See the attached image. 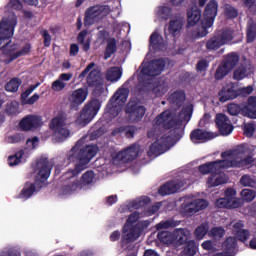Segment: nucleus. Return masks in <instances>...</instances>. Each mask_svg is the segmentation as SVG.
<instances>
[{
    "label": "nucleus",
    "instance_id": "obj_5",
    "mask_svg": "<svg viewBox=\"0 0 256 256\" xmlns=\"http://www.w3.org/2000/svg\"><path fill=\"white\" fill-rule=\"evenodd\" d=\"M218 9L219 4H217V1L215 0H211L207 4L200 25L192 33L193 39H201V37H207V35H209V29H211L213 23H215Z\"/></svg>",
    "mask_w": 256,
    "mask_h": 256
},
{
    "label": "nucleus",
    "instance_id": "obj_31",
    "mask_svg": "<svg viewBox=\"0 0 256 256\" xmlns=\"http://www.w3.org/2000/svg\"><path fill=\"white\" fill-rule=\"evenodd\" d=\"M71 77H73V75L69 73L61 74L59 78L52 83V90L63 91V88L67 85V81H71Z\"/></svg>",
    "mask_w": 256,
    "mask_h": 256
},
{
    "label": "nucleus",
    "instance_id": "obj_36",
    "mask_svg": "<svg viewBox=\"0 0 256 256\" xmlns=\"http://www.w3.org/2000/svg\"><path fill=\"white\" fill-rule=\"evenodd\" d=\"M171 15H172L171 8L167 6H160L156 10V17L160 21H167V19H169Z\"/></svg>",
    "mask_w": 256,
    "mask_h": 256
},
{
    "label": "nucleus",
    "instance_id": "obj_53",
    "mask_svg": "<svg viewBox=\"0 0 256 256\" xmlns=\"http://www.w3.org/2000/svg\"><path fill=\"white\" fill-rule=\"evenodd\" d=\"M6 113H8V115H17V113H19V103L11 102L7 104Z\"/></svg>",
    "mask_w": 256,
    "mask_h": 256
},
{
    "label": "nucleus",
    "instance_id": "obj_23",
    "mask_svg": "<svg viewBox=\"0 0 256 256\" xmlns=\"http://www.w3.org/2000/svg\"><path fill=\"white\" fill-rule=\"evenodd\" d=\"M215 137H217V134L213 132H207L201 129L192 131L190 135V139L193 143H205V141L215 139Z\"/></svg>",
    "mask_w": 256,
    "mask_h": 256
},
{
    "label": "nucleus",
    "instance_id": "obj_3",
    "mask_svg": "<svg viewBox=\"0 0 256 256\" xmlns=\"http://www.w3.org/2000/svg\"><path fill=\"white\" fill-rule=\"evenodd\" d=\"M255 151L256 147L253 146H239L235 150L222 153V160L200 165L199 171L202 175H208V173H217V171H223V169H229L231 167H249L253 163V157L245 156L249 155V153H255Z\"/></svg>",
    "mask_w": 256,
    "mask_h": 256
},
{
    "label": "nucleus",
    "instance_id": "obj_17",
    "mask_svg": "<svg viewBox=\"0 0 256 256\" xmlns=\"http://www.w3.org/2000/svg\"><path fill=\"white\" fill-rule=\"evenodd\" d=\"M165 47V40H163V36L159 33V31H155L150 36V45L149 51L146 55L147 58L151 57V53H155V51H163Z\"/></svg>",
    "mask_w": 256,
    "mask_h": 256
},
{
    "label": "nucleus",
    "instance_id": "obj_32",
    "mask_svg": "<svg viewBox=\"0 0 256 256\" xmlns=\"http://www.w3.org/2000/svg\"><path fill=\"white\" fill-rule=\"evenodd\" d=\"M27 161V154L25 151L20 150L12 156L8 157V165L10 167H15V165H19V163H25Z\"/></svg>",
    "mask_w": 256,
    "mask_h": 256
},
{
    "label": "nucleus",
    "instance_id": "obj_63",
    "mask_svg": "<svg viewBox=\"0 0 256 256\" xmlns=\"http://www.w3.org/2000/svg\"><path fill=\"white\" fill-rule=\"evenodd\" d=\"M202 248L205 251H213V249H215V243H213L211 240L204 241L202 243Z\"/></svg>",
    "mask_w": 256,
    "mask_h": 256
},
{
    "label": "nucleus",
    "instance_id": "obj_25",
    "mask_svg": "<svg viewBox=\"0 0 256 256\" xmlns=\"http://www.w3.org/2000/svg\"><path fill=\"white\" fill-rule=\"evenodd\" d=\"M187 29L195 27L201 21V9L197 6L190 7L186 13Z\"/></svg>",
    "mask_w": 256,
    "mask_h": 256
},
{
    "label": "nucleus",
    "instance_id": "obj_56",
    "mask_svg": "<svg viewBox=\"0 0 256 256\" xmlns=\"http://www.w3.org/2000/svg\"><path fill=\"white\" fill-rule=\"evenodd\" d=\"M231 70L226 67L225 65H221L220 67H218L217 71H216V79H223V77H225V75H227V73H229Z\"/></svg>",
    "mask_w": 256,
    "mask_h": 256
},
{
    "label": "nucleus",
    "instance_id": "obj_22",
    "mask_svg": "<svg viewBox=\"0 0 256 256\" xmlns=\"http://www.w3.org/2000/svg\"><path fill=\"white\" fill-rule=\"evenodd\" d=\"M126 113H128L131 121H139L145 115V107L134 102H129L127 105Z\"/></svg>",
    "mask_w": 256,
    "mask_h": 256
},
{
    "label": "nucleus",
    "instance_id": "obj_26",
    "mask_svg": "<svg viewBox=\"0 0 256 256\" xmlns=\"http://www.w3.org/2000/svg\"><path fill=\"white\" fill-rule=\"evenodd\" d=\"M185 23V18L181 15L174 16L169 24H168V31L171 35H179L181 33V29H183V25Z\"/></svg>",
    "mask_w": 256,
    "mask_h": 256
},
{
    "label": "nucleus",
    "instance_id": "obj_29",
    "mask_svg": "<svg viewBox=\"0 0 256 256\" xmlns=\"http://www.w3.org/2000/svg\"><path fill=\"white\" fill-rule=\"evenodd\" d=\"M182 186L183 183L179 181L168 182L159 189L158 193L160 195H171L173 193H177Z\"/></svg>",
    "mask_w": 256,
    "mask_h": 256
},
{
    "label": "nucleus",
    "instance_id": "obj_15",
    "mask_svg": "<svg viewBox=\"0 0 256 256\" xmlns=\"http://www.w3.org/2000/svg\"><path fill=\"white\" fill-rule=\"evenodd\" d=\"M232 39L231 31L219 32L207 42L206 47L210 51H215L219 49V47L231 43Z\"/></svg>",
    "mask_w": 256,
    "mask_h": 256
},
{
    "label": "nucleus",
    "instance_id": "obj_30",
    "mask_svg": "<svg viewBox=\"0 0 256 256\" xmlns=\"http://www.w3.org/2000/svg\"><path fill=\"white\" fill-rule=\"evenodd\" d=\"M242 115L249 119H256V97L248 99V104L242 108Z\"/></svg>",
    "mask_w": 256,
    "mask_h": 256
},
{
    "label": "nucleus",
    "instance_id": "obj_57",
    "mask_svg": "<svg viewBox=\"0 0 256 256\" xmlns=\"http://www.w3.org/2000/svg\"><path fill=\"white\" fill-rule=\"evenodd\" d=\"M241 185L244 187H253L255 185V179L249 175H244L240 180Z\"/></svg>",
    "mask_w": 256,
    "mask_h": 256
},
{
    "label": "nucleus",
    "instance_id": "obj_64",
    "mask_svg": "<svg viewBox=\"0 0 256 256\" xmlns=\"http://www.w3.org/2000/svg\"><path fill=\"white\" fill-rule=\"evenodd\" d=\"M22 139L23 137H21V135L15 134V135L8 136L6 141L7 143H19V141H21Z\"/></svg>",
    "mask_w": 256,
    "mask_h": 256
},
{
    "label": "nucleus",
    "instance_id": "obj_28",
    "mask_svg": "<svg viewBox=\"0 0 256 256\" xmlns=\"http://www.w3.org/2000/svg\"><path fill=\"white\" fill-rule=\"evenodd\" d=\"M232 233L239 239V241H247L249 239V232L243 229V222L237 221L231 224Z\"/></svg>",
    "mask_w": 256,
    "mask_h": 256
},
{
    "label": "nucleus",
    "instance_id": "obj_35",
    "mask_svg": "<svg viewBox=\"0 0 256 256\" xmlns=\"http://www.w3.org/2000/svg\"><path fill=\"white\" fill-rule=\"evenodd\" d=\"M248 75H251V65L240 66L234 72V79L241 81V79H245Z\"/></svg>",
    "mask_w": 256,
    "mask_h": 256
},
{
    "label": "nucleus",
    "instance_id": "obj_38",
    "mask_svg": "<svg viewBox=\"0 0 256 256\" xmlns=\"http://www.w3.org/2000/svg\"><path fill=\"white\" fill-rule=\"evenodd\" d=\"M121 75H122V72H121V68L119 67H113V68H110L107 73H106V79L108 81H111L112 83L115 82V81H118L121 79Z\"/></svg>",
    "mask_w": 256,
    "mask_h": 256
},
{
    "label": "nucleus",
    "instance_id": "obj_48",
    "mask_svg": "<svg viewBox=\"0 0 256 256\" xmlns=\"http://www.w3.org/2000/svg\"><path fill=\"white\" fill-rule=\"evenodd\" d=\"M197 253V243L195 241H189L187 248L184 249V255L186 256H194Z\"/></svg>",
    "mask_w": 256,
    "mask_h": 256
},
{
    "label": "nucleus",
    "instance_id": "obj_54",
    "mask_svg": "<svg viewBox=\"0 0 256 256\" xmlns=\"http://www.w3.org/2000/svg\"><path fill=\"white\" fill-rule=\"evenodd\" d=\"M6 9L8 11H11V9H14L15 11H21V9H23V4H21V1L19 0H9Z\"/></svg>",
    "mask_w": 256,
    "mask_h": 256
},
{
    "label": "nucleus",
    "instance_id": "obj_33",
    "mask_svg": "<svg viewBox=\"0 0 256 256\" xmlns=\"http://www.w3.org/2000/svg\"><path fill=\"white\" fill-rule=\"evenodd\" d=\"M77 42L82 46L83 51H89L91 48V36L87 31H82L78 34Z\"/></svg>",
    "mask_w": 256,
    "mask_h": 256
},
{
    "label": "nucleus",
    "instance_id": "obj_41",
    "mask_svg": "<svg viewBox=\"0 0 256 256\" xmlns=\"http://www.w3.org/2000/svg\"><path fill=\"white\" fill-rule=\"evenodd\" d=\"M142 206L143 204L141 203V199H138L130 202L128 205L121 206L119 211L120 213H125L127 211H135V209H139V207Z\"/></svg>",
    "mask_w": 256,
    "mask_h": 256
},
{
    "label": "nucleus",
    "instance_id": "obj_39",
    "mask_svg": "<svg viewBox=\"0 0 256 256\" xmlns=\"http://www.w3.org/2000/svg\"><path fill=\"white\" fill-rule=\"evenodd\" d=\"M21 80L19 78H12L5 86L6 91L8 93H17L19 91V87H21Z\"/></svg>",
    "mask_w": 256,
    "mask_h": 256
},
{
    "label": "nucleus",
    "instance_id": "obj_47",
    "mask_svg": "<svg viewBox=\"0 0 256 256\" xmlns=\"http://www.w3.org/2000/svg\"><path fill=\"white\" fill-rule=\"evenodd\" d=\"M209 231V225L208 224H202L195 230V237L196 239H203L205 235H207V232Z\"/></svg>",
    "mask_w": 256,
    "mask_h": 256
},
{
    "label": "nucleus",
    "instance_id": "obj_2",
    "mask_svg": "<svg viewBox=\"0 0 256 256\" xmlns=\"http://www.w3.org/2000/svg\"><path fill=\"white\" fill-rule=\"evenodd\" d=\"M97 151H99L97 145H83V140H80L68 152V160H77V162L75 169L66 173V177L72 180L70 181V185L64 188V195H71V193H75L76 191H79V189L89 187V185L96 183L97 178H95V173L93 171L85 172L81 177L80 183L75 177H77L81 171H85V168L89 165L91 159L97 155Z\"/></svg>",
    "mask_w": 256,
    "mask_h": 256
},
{
    "label": "nucleus",
    "instance_id": "obj_13",
    "mask_svg": "<svg viewBox=\"0 0 256 256\" xmlns=\"http://www.w3.org/2000/svg\"><path fill=\"white\" fill-rule=\"evenodd\" d=\"M139 155V144H134L126 148L124 151L118 152L113 156V165H121V163H127L128 161H133L137 159Z\"/></svg>",
    "mask_w": 256,
    "mask_h": 256
},
{
    "label": "nucleus",
    "instance_id": "obj_58",
    "mask_svg": "<svg viewBox=\"0 0 256 256\" xmlns=\"http://www.w3.org/2000/svg\"><path fill=\"white\" fill-rule=\"evenodd\" d=\"M243 108H241L237 104H230L228 105V113L229 115H239V113H242Z\"/></svg>",
    "mask_w": 256,
    "mask_h": 256
},
{
    "label": "nucleus",
    "instance_id": "obj_6",
    "mask_svg": "<svg viewBox=\"0 0 256 256\" xmlns=\"http://www.w3.org/2000/svg\"><path fill=\"white\" fill-rule=\"evenodd\" d=\"M143 215L139 212H133L129 215L126 223L122 228V243L127 245L129 243H135L139 237H141V227L139 226V219Z\"/></svg>",
    "mask_w": 256,
    "mask_h": 256
},
{
    "label": "nucleus",
    "instance_id": "obj_62",
    "mask_svg": "<svg viewBox=\"0 0 256 256\" xmlns=\"http://www.w3.org/2000/svg\"><path fill=\"white\" fill-rule=\"evenodd\" d=\"M39 101V94H34L30 98H27L22 103L23 105H34V103H37Z\"/></svg>",
    "mask_w": 256,
    "mask_h": 256
},
{
    "label": "nucleus",
    "instance_id": "obj_12",
    "mask_svg": "<svg viewBox=\"0 0 256 256\" xmlns=\"http://www.w3.org/2000/svg\"><path fill=\"white\" fill-rule=\"evenodd\" d=\"M111 13L109 6H94L86 11L85 25H93Z\"/></svg>",
    "mask_w": 256,
    "mask_h": 256
},
{
    "label": "nucleus",
    "instance_id": "obj_52",
    "mask_svg": "<svg viewBox=\"0 0 256 256\" xmlns=\"http://www.w3.org/2000/svg\"><path fill=\"white\" fill-rule=\"evenodd\" d=\"M0 256H21V252L17 247L6 248L0 253Z\"/></svg>",
    "mask_w": 256,
    "mask_h": 256
},
{
    "label": "nucleus",
    "instance_id": "obj_55",
    "mask_svg": "<svg viewBox=\"0 0 256 256\" xmlns=\"http://www.w3.org/2000/svg\"><path fill=\"white\" fill-rule=\"evenodd\" d=\"M256 35V25L249 23L247 30V41L248 43H252L255 40Z\"/></svg>",
    "mask_w": 256,
    "mask_h": 256
},
{
    "label": "nucleus",
    "instance_id": "obj_61",
    "mask_svg": "<svg viewBox=\"0 0 256 256\" xmlns=\"http://www.w3.org/2000/svg\"><path fill=\"white\" fill-rule=\"evenodd\" d=\"M253 133H255V126L253 124H245L244 135H246V137H253Z\"/></svg>",
    "mask_w": 256,
    "mask_h": 256
},
{
    "label": "nucleus",
    "instance_id": "obj_40",
    "mask_svg": "<svg viewBox=\"0 0 256 256\" xmlns=\"http://www.w3.org/2000/svg\"><path fill=\"white\" fill-rule=\"evenodd\" d=\"M35 193V185L27 183L19 194V199H29Z\"/></svg>",
    "mask_w": 256,
    "mask_h": 256
},
{
    "label": "nucleus",
    "instance_id": "obj_42",
    "mask_svg": "<svg viewBox=\"0 0 256 256\" xmlns=\"http://www.w3.org/2000/svg\"><path fill=\"white\" fill-rule=\"evenodd\" d=\"M168 91L167 84L165 82H161L158 84H155L152 92L156 97H163V94Z\"/></svg>",
    "mask_w": 256,
    "mask_h": 256
},
{
    "label": "nucleus",
    "instance_id": "obj_45",
    "mask_svg": "<svg viewBox=\"0 0 256 256\" xmlns=\"http://www.w3.org/2000/svg\"><path fill=\"white\" fill-rule=\"evenodd\" d=\"M39 147V138L32 137L26 141L25 151H33Z\"/></svg>",
    "mask_w": 256,
    "mask_h": 256
},
{
    "label": "nucleus",
    "instance_id": "obj_24",
    "mask_svg": "<svg viewBox=\"0 0 256 256\" xmlns=\"http://www.w3.org/2000/svg\"><path fill=\"white\" fill-rule=\"evenodd\" d=\"M229 181V177L221 170L217 172H212V174L207 179L208 187H219V185H225Z\"/></svg>",
    "mask_w": 256,
    "mask_h": 256
},
{
    "label": "nucleus",
    "instance_id": "obj_14",
    "mask_svg": "<svg viewBox=\"0 0 256 256\" xmlns=\"http://www.w3.org/2000/svg\"><path fill=\"white\" fill-rule=\"evenodd\" d=\"M163 69H165V60H153L148 64L143 63L140 67V75L148 77H157V75H161Z\"/></svg>",
    "mask_w": 256,
    "mask_h": 256
},
{
    "label": "nucleus",
    "instance_id": "obj_10",
    "mask_svg": "<svg viewBox=\"0 0 256 256\" xmlns=\"http://www.w3.org/2000/svg\"><path fill=\"white\" fill-rule=\"evenodd\" d=\"M50 129L53 131L52 139L55 143H62V141L69 137V130L63 117L53 118L50 122Z\"/></svg>",
    "mask_w": 256,
    "mask_h": 256
},
{
    "label": "nucleus",
    "instance_id": "obj_60",
    "mask_svg": "<svg viewBox=\"0 0 256 256\" xmlns=\"http://www.w3.org/2000/svg\"><path fill=\"white\" fill-rule=\"evenodd\" d=\"M225 13L230 19H233V17H237L238 15L237 10L230 5L225 6Z\"/></svg>",
    "mask_w": 256,
    "mask_h": 256
},
{
    "label": "nucleus",
    "instance_id": "obj_37",
    "mask_svg": "<svg viewBox=\"0 0 256 256\" xmlns=\"http://www.w3.org/2000/svg\"><path fill=\"white\" fill-rule=\"evenodd\" d=\"M158 239L162 243H165L166 245H175V238H174V232L170 233L167 231H162L158 233Z\"/></svg>",
    "mask_w": 256,
    "mask_h": 256
},
{
    "label": "nucleus",
    "instance_id": "obj_27",
    "mask_svg": "<svg viewBox=\"0 0 256 256\" xmlns=\"http://www.w3.org/2000/svg\"><path fill=\"white\" fill-rule=\"evenodd\" d=\"M189 239H191V232L188 229L179 228L174 230V245H183L188 243Z\"/></svg>",
    "mask_w": 256,
    "mask_h": 256
},
{
    "label": "nucleus",
    "instance_id": "obj_49",
    "mask_svg": "<svg viewBox=\"0 0 256 256\" xmlns=\"http://www.w3.org/2000/svg\"><path fill=\"white\" fill-rule=\"evenodd\" d=\"M241 197L244 201H248L251 202L253 201V199H255L256 197V192L255 190H251V189H244L241 192Z\"/></svg>",
    "mask_w": 256,
    "mask_h": 256
},
{
    "label": "nucleus",
    "instance_id": "obj_8",
    "mask_svg": "<svg viewBox=\"0 0 256 256\" xmlns=\"http://www.w3.org/2000/svg\"><path fill=\"white\" fill-rule=\"evenodd\" d=\"M209 203L204 199L196 198L195 196H188L184 199V202L180 208L182 215L191 217L203 209H207Z\"/></svg>",
    "mask_w": 256,
    "mask_h": 256
},
{
    "label": "nucleus",
    "instance_id": "obj_21",
    "mask_svg": "<svg viewBox=\"0 0 256 256\" xmlns=\"http://www.w3.org/2000/svg\"><path fill=\"white\" fill-rule=\"evenodd\" d=\"M87 95H89V92L85 88H79L73 91L69 96L71 107L77 108L79 105H83L87 100Z\"/></svg>",
    "mask_w": 256,
    "mask_h": 256
},
{
    "label": "nucleus",
    "instance_id": "obj_46",
    "mask_svg": "<svg viewBox=\"0 0 256 256\" xmlns=\"http://www.w3.org/2000/svg\"><path fill=\"white\" fill-rule=\"evenodd\" d=\"M117 49V42L115 39H110L108 41V45L106 48V53H105V59H109L113 53H115V50Z\"/></svg>",
    "mask_w": 256,
    "mask_h": 256
},
{
    "label": "nucleus",
    "instance_id": "obj_43",
    "mask_svg": "<svg viewBox=\"0 0 256 256\" xmlns=\"http://www.w3.org/2000/svg\"><path fill=\"white\" fill-rule=\"evenodd\" d=\"M239 63V56L237 54H230L226 57L225 66L231 71Z\"/></svg>",
    "mask_w": 256,
    "mask_h": 256
},
{
    "label": "nucleus",
    "instance_id": "obj_16",
    "mask_svg": "<svg viewBox=\"0 0 256 256\" xmlns=\"http://www.w3.org/2000/svg\"><path fill=\"white\" fill-rule=\"evenodd\" d=\"M43 125V119L41 116L29 115L26 116L22 121H20V128L23 131H33V129H38Z\"/></svg>",
    "mask_w": 256,
    "mask_h": 256
},
{
    "label": "nucleus",
    "instance_id": "obj_1",
    "mask_svg": "<svg viewBox=\"0 0 256 256\" xmlns=\"http://www.w3.org/2000/svg\"><path fill=\"white\" fill-rule=\"evenodd\" d=\"M193 115V105L185 104L177 118L170 110L164 111L154 121V129L148 132V137H155V141L151 144L148 155H161L171 149L183 135V121H190Z\"/></svg>",
    "mask_w": 256,
    "mask_h": 256
},
{
    "label": "nucleus",
    "instance_id": "obj_4",
    "mask_svg": "<svg viewBox=\"0 0 256 256\" xmlns=\"http://www.w3.org/2000/svg\"><path fill=\"white\" fill-rule=\"evenodd\" d=\"M15 25H17V17L13 14L10 17H4L0 22V49L8 57V63L23 57V55H28L29 51H31V45L29 44L19 49L17 44H11V41H9L13 37Z\"/></svg>",
    "mask_w": 256,
    "mask_h": 256
},
{
    "label": "nucleus",
    "instance_id": "obj_34",
    "mask_svg": "<svg viewBox=\"0 0 256 256\" xmlns=\"http://www.w3.org/2000/svg\"><path fill=\"white\" fill-rule=\"evenodd\" d=\"M39 172L38 177L40 179H49V176L51 175V169L53 167V162H49V160H45L43 163L39 164Z\"/></svg>",
    "mask_w": 256,
    "mask_h": 256
},
{
    "label": "nucleus",
    "instance_id": "obj_19",
    "mask_svg": "<svg viewBox=\"0 0 256 256\" xmlns=\"http://www.w3.org/2000/svg\"><path fill=\"white\" fill-rule=\"evenodd\" d=\"M237 95H239L237 85L230 83L219 92V100L221 103H226V101H231V99H237Z\"/></svg>",
    "mask_w": 256,
    "mask_h": 256
},
{
    "label": "nucleus",
    "instance_id": "obj_44",
    "mask_svg": "<svg viewBox=\"0 0 256 256\" xmlns=\"http://www.w3.org/2000/svg\"><path fill=\"white\" fill-rule=\"evenodd\" d=\"M170 101L174 105H181L185 101V93L182 91L175 92L170 96Z\"/></svg>",
    "mask_w": 256,
    "mask_h": 256
},
{
    "label": "nucleus",
    "instance_id": "obj_7",
    "mask_svg": "<svg viewBox=\"0 0 256 256\" xmlns=\"http://www.w3.org/2000/svg\"><path fill=\"white\" fill-rule=\"evenodd\" d=\"M128 97L129 91L127 89H119L110 100L105 116L117 117L121 109H123Z\"/></svg>",
    "mask_w": 256,
    "mask_h": 256
},
{
    "label": "nucleus",
    "instance_id": "obj_59",
    "mask_svg": "<svg viewBox=\"0 0 256 256\" xmlns=\"http://www.w3.org/2000/svg\"><path fill=\"white\" fill-rule=\"evenodd\" d=\"M37 87H39V84L32 85L21 94L22 103L28 99L27 97H29V95H31V93H33Z\"/></svg>",
    "mask_w": 256,
    "mask_h": 256
},
{
    "label": "nucleus",
    "instance_id": "obj_9",
    "mask_svg": "<svg viewBox=\"0 0 256 256\" xmlns=\"http://www.w3.org/2000/svg\"><path fill=\"white\" fill-rule=\"evenodd\" d=\"M99 109H101V103L99 101L94 100L88 103L78 115L76 119L77 125L80 127L89 125L95 119L97 113H99Z\"/></svg>",
    "mask_w": 256,
    "mask_h": 256
},
{
    "label": "nucleus",
    "instance_id": "obj_20",
    "mask_svg": "<svg viewBox=\"0 0 256 256\" xmlns=\"http://www.w3.org/2000/svg\"><path fill=\"white\" fill-rule=\"evenodd\" d=\"M216 125L221 135H231V133H233V125H231V120H229L225 114L216 115Z\"/></svg>",
    "mask_w": 256,
    "mask_h": 256
},
{
    "label": "nucleus",
    "instance_id": "obj_50",
    "mask_svg": "<svg viewBox=\"0 0 256 256\" xmlns=\"http://www.w3.org/2000/svg\"><path fill=\"white\" fill-rule=\"evenodd\" d=\"M177 225H179V221H175V220H166V221H162L160 222L157 226L156 229H169V227H177Z\"/></svg>",
    "mask_w": 256,
    "mask_h": 256
},
{
    "label": "nucleus",
    "instance_id": "obj_18",
    "mask_svg": "<svg viewBox=\"0 0 256 256\" xmlns=\"http://www.w3.org/2000/svg\"><path fill=\"white\" fill-rule=\"evenodd\" d=\"M80 77H87V83H89V85H95V83H99L101 81V74L99 69L95 67V63H90L80 74Z\"/></svg>",
    "mask_w": 256,
    "mask_h": 256
},
{
    "label": "nucleus",
    "instance_id": "obj_51",
    "mask_svg": "<svg viewBox=\"0 0 256 256\" xmlns=\"http://www.w3.org/2000/svg\"><path fill=\"white\" fill-rule=\"evenodd\" d=\"M208 235L210 237H214L215 239H221V237L225 235V230L221 227H215L209 231Z\"/></svg>",
    "mask_w": 256,
    "mask_h": 256
},
{
    "label": "nucleus",
    "instance_id": "obj_11",
    "mask_svg": "<svg viewBox=\"0 0 256 256\" xmlns=\"http://www.w3.org/2000/svg\"><path fill=\"white\" fill-rule=\"evenodd\" d=\"M237 192L233 188L225 191V198H220L216 201L215 206L218 209H237L241 207V199L235 198Z\"/></svg>",
    "mask_w": 256,
    "mask_h": 256
}]
</instances>
